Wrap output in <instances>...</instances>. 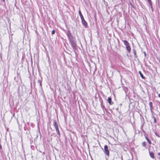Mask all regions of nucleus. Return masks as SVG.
<instances>
[{"mask_svg":"<svg viewBox=\"0 0 160 160\" xmlns=\"http://www.w3.org/2000/svg\"><path fill=\"white\" fill-rule=\"evenodd\" d=\"M55 129L56 130V132H57L58 134V135H59V136H60V132H59V130L58 128H56Z\"/></svg>","mask_w":160,"mask_h":160,"instance_id":"obj_13","label":"nucleus"},{"mask_svg":"<svg viewBox=\"0 0 160 160\" xmlns=\"http://www.w3.org/2000/svg\"><path fill=\"white\" fill-rule=\"evenodd\" d=\"M125 45L126 46V48L129 52L131 51V48L128 42L126 40H122Z\"/></svg>","mask_w":160,"mask_h":160,"instance_id":"obj_2","label":"nucleus"},{"mask_svg":"<svg viewBox=\"0 0 160 160\" xmlns=\"http://www.w3.org/2000/svg\"><path fill=\"white\" fill-rule=\"evenodd\" d=\"M139 73L140 74L141 77L142 78H143V79H144L145 78V77H144L143 74L140 71H139Z\"/></svg>","mask_w":160,"mask_h":160,"instance_id":"obj_10","label":"nucleus"},{"mask_svg":"<svg viewBox=\"0 0 160 160\" xmlns=\"http://www.w3.org/2000/svg\"><path fill=\"white\" fill-rule=\"evenodd\" d=\"M53 125L55 129L58 128V125L55 120H54L53 122Z\"/></svg>","mask_w":160,"mask_h":160,"instance_id":"obj_7","label":"nucleus"},{"mask_svg":"<svg viewBox=\"0 0 160 160\" xmlns=\"http://www.w3.org/2000/svg\"><path fill=\"white\" fill-rule=\"evenodd\" d=\"M149 106H150V109L151 110V111L152 110V102H150L149 103Z\"/></svg>","mask_w":160,"mask_h":160,"instance_id":"obj_11","label":"nucleus"},{"mask_svg":"<svg viewBox=\"0 0 160 160\" xmlns=\"http://www.w3.org/2000/svg\"><path fill=\"white\" fill-rule=\"evenodd\" d=\"M67 34L69 39L72 38V37L70 31L68 30L67 31Z\"/></svg>","mask_w":160,"mask_h":160,"instance_id":"obj_5","label":"nucleus"},{"mask_svg":"<svg viewBox=\"0 0 160 160\" xmlns=\"http://www.w3.org/2000/svg\"><path fill=\"white\" fill-rule=\"evenodd\" d=\"M2 148V147L1 144H0V149H1Z\"/></svg>","mask_w":160,"mask_h":160,"instance_id":"obj_21","label":"nucleus"},{"mask_svg":"<svg viewBox=\"0 0 160 160\" xmlns=\"http://www.w3.org/2000/svg\"><path fill=\"white\" fill-rule=\"evenodd\" d=\"M120 105L121 106H122V104H120Z\"/></svg>","mask_w":160,"mask_h":160,"instance_id":"obj_24","label":"nucleus"},{"mask_svg":"<svg viewBox=\"0 0 160 160\" xmlns=\"http://www.w3.org/2000/svg\"><path fill=\"white\" fill-rule=\"evenodd\" d=\"M104 153L106 154L108 157L109 156V151L108 149V147L106 145L104 146Z\"/></svg>","mask_w":160,"mask_h":160,"instance_id":"obj_3","label":"nucleus"},{"mask_svg":"<svg viewBox=\"0 0 160 160\" xmlns=\"http://www.w3.org/2000/svg\"><path fill=\"white\" fill-rule=\"evenodd\" d=\"M145 138L149 144H151V142L149 138L147 136H145Z\"/></svg>","mask_w":160,"mask_h":160,"instance_id":"obj_9","label":"nucleus"},{"mask_svg":"<svg viewBox=\"0 0 160 160\" xmlns=\"http://www.w3.org/2000/svg\"><path fill=\"white\" fill-rule=\"evenodd\" d=\"M142 146L143 147H145L146 146V144L145 142H143L142 143Z\"/></svg>","mask_w":160,"mask_h":160,"instance_id":"obj_15","label":"nucleus"},{"mask_svg":"<svg viewBox=\"0 0 160 160\" xmlns=\"http://www.w3.org/2000/svg\"><path fill=\"white\" fill-rule=\"evenodd\" d=\"M79 14L82 20V24L85 26V28H87L88 24L87 22L85 20L84 17L82 15L81 11L80 10L79 11Z\"/></svg>","mask_w":160,"mask_h":160,"instance_id":"obj_1","label":"nucleus"},{"mask_svg":"<svg viewBox=\"0 0 160 160\" xmlns=\"http://www.w3.org/2000/svg\"><path fill=\"white\" fill-rule=\"evenodd\" d=\"M107 101L110 105H112L113 104V102H112V98L110 97L108 98Z\"/></svg>","mask_w":160,"mask_h":160,"instance_id":"obj_6","label":"nucleus"},{"mask_svg":"<svg viewBox=\"0 0 160 160\" xmlns=\"http://www.w3.org/2000/svg\"><path fill=\"white\" fill-rule=\"evenodd\" d=\"M69 40L70 42L72 44V47L73 48V49H76V44L74 41L73 40L72 38Z\"/></svg>","mask_w":160,"mask_h":160,"instance_id":"obj_4","label":"nucleus"},{"mask_svg":"<svg viewBox=\"0 0 160 160\" xmlns=\"http://www.w3.org/2000/svg\"><path fill=\"white\" fill-rule=\"evenodd\" d=\"M155 135L158 137H160V136L158 134H157V133H155Z\"/></svg>","mask_w":160,"mask_h":160,"instance_id":"obj_20","label":"nucleus"},{"mask_svg":"<svg viewBox=\"0 0 160 160\" xmlns=\"http://www.w3.org/2000/svg\"><path fill=\"white\" fill-rule=\"evenodd\" d=\"M153 119H154V123L156 122V119L155 117H153Z\"/></svg>","mask_w":160,"mask_h":160,"instance_id":"obj_17","label":"nucleus"},{"mask_svg":"<svg viewBox=\"0 0 160 160\" xmlns=\"http://www.w3.org/2000/svg\"><path fill=\"white\" fill-rule=\"evenodd\" d=\"M144 55H145V56H146V53H144Z\"/></svg>","mask_w":160,"mask_h":160,"instance_id":"obj_23","label":"nucleus"},{"mask_svg":"<svg viewBox=\"0 0 160 160\" xmlns=\"http://www.w3.org/2000/svg\"><path fill=\"white\" fill-rule=\"evenodd\" d=\"M149 155L151 158H154V155L152 152H149Z\"/></svg>","mask_w":160,"mask_h":160,"instance_id":"obj_8","label":"nucleus"},{"mask_svg":"<svg viewBox=\"0 0 160 160\" xmlns=\"http://www.w3.org/2000/svg\"><path fill=\"white\" fill-rule=\"evenodd\" d=\"M158 97L160 98V94H159L158 95Z\"/></svg>","mask_w":160,"mask_h":160,"instance_id":"obj_22","label":"nucleus"},{"mask_svg":"<svg viewBox=\"0 0 160 160\" xmlns=\"http://www.w3.org/2000/svg\"><path fill=\"white\" fill-rule=\"evenodd\" d=\"M38 83H39L40 87H41L42 86V80H39L38 81Z\"/></svg>","mask_w":160,"mask_h":160,"instance_id":"obj_12","label":"nucleus"},{"mask_svg":"<svg viewBox=\"0 0 160 160\" xmlns=\"http://www.w3.org/2000/svg\"><path fill=\"white\" fill-rule=\"evenodd\" d=\"M147 1H148L149 4L152 3V2L151 0H147Z\"/></svg>","mask_w":160,"mask_h":160,"instance_id":"obj_18","label":"nucleus"},{"mask_svg":"<svg viewBox=\"0 0 160 160\" xmlns=\"http://www.w3.org/2000/svg\"><path fill=\"white\" fill-rule=\"evenodd\" d=\"M133 52H134V57H137V55H136V51L135 50H134L133 51Z\"/></svg>","mask_w":160,"mask_h":160,"instance_id":"obj_16","label":"nucleus"},{"mask_svg":"<svg viewBox=\"0 0 160 160\" xmlns=\"http://www.w3.org/2000/svg\"><path fill=\"white\" fill-rule=\"evenodd\" d=\"M55 33V31L54 30H53L52 31V34H54Z\"/></svg>","mask_w":160,"mask_h":160,"instance_id":"obj_19","label":"nucleus"},{"mask_svg":"<svg viewBox=\"0 0 160 160\" xmlns=\"http://www.w3.org/2000/svg\"><path fill=\"white\" fill-rule=\"evenodd\" d=\"M149 6H150V7L152 9V11H153V7H152V3H151V4H149Z\"/></svg>","mask_w":160,"mask_h":160,"instance_id":"obj_14","label":"nucleus"}]
</instances>
